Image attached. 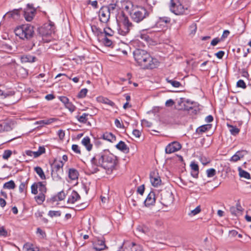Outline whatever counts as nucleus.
<instances>
[{"label":"nucleus","mask_w":251,"mask_h":251,"mask_svg":"<svg viewBox=\"0 0 251 251\" xmlns=\"http://www.w3.org/2000/svg\"><path fill=\"white\" fill-rule=\"evenodd\" d=\"M130 15L134 21L139 23L148 16L149 13L144 7H140L133 10Z\"/></svg>","instance_id":"39448f33"},{"label":"nucleus","mask_w":251,"mask_h":251,"mask_svg":"<svg viewBox=\"0 0 251 251\" xmlns=\"http://www.w3.org/2000/svg\"><path fill=\"white\" fill-rule=\"evenodd\" d=\"M221 41H222V38H215L212 40L211 45L215 46Z\"/></svg>","instance_id":"052dcab7"},{"label":"nucleus","mask_w":251,"mask_h":251,"mask_svg":"<svg viewBox=\"0 0 251 251\" xmlns=\"http://www.w3.org/2000/svg\"><path fill=\"white\" fill-rule=\"evenodd\" d=\"M155 201V194L153 192H150L146 200L144 201V203L146 206H149L154 203Z\"/></svg>","instance_id":"dca6fc26"},{"label":"nucleus","mask_w":251,"mask_h":251,"mask_svg":"<svg viewBox=\"0 0 251 251\" xmlns=\"http://www.w3.org/2000/svg\"><path fill=\"white\" fill-rule=\"evenodd\" d=\"M192 170L191 175L193 177L197 178L199 174V166L195 162H191L190 164Z\"/></svg>","instance_id":"6ab92c4d"},{"label":"nucleus","mask_w":251,"mask_h":251,"mask_svg":"<svg viewBox=\"0 0 251 251\" xmlns=\"http://www.w3.org/2000/svg\"><path fill=\"white\" fill-rule=\"evenodd\" d=\"M137 231L139 232L150 235V229L148 226L144 225L138 226L137 227Z\"/></svg>","instance_id":"393cba45"},{"label":"nucleus","mask_w":251,"mask_h":251,"mask_svg":"<svg viewBox=\"0 0 251 251\" xmlns=\"http://www.w3.org/2000/svg\"><path fill=\"white\" fill-rule=\"evenodd\" d=\"M59 99L65 105V106L70 102L68 98L65 96L59 97Z\"/></svg>","instance_id":"4d7b16f0"},{"label":"nucleus","mask_w":251,"mask_h":251,"mask_svg":"<svg viewBox=\"0 0 251 251\" xmlns=\"http://www.w3.org/2000/svg\"><path fill=\"white\" fill-rule=\"evenodd\" d=\"M65 198V194L63 191L59 192L57 195L53 198V201H62Z\"/></svg>","instance_id":"37998d69"},{"label":"nucleus","mask_w":251,"mask_h":251,"mask_svg":"<svg viewBox=\"0 0 251 251\" xmlns=\"http://www.w3.org/2000/svg\"><path fill=\"white\" fill-rule=\"evenodd\" d=\"M20 30L21 31H33V26L29 24L22 25L19 26H17L15 29V31Z\"/></svg>","instance_id":"aec40b11"},{"label":"nucleus","mask_w":251,"mask_h":251,"mask_svg":"<svg viewBox=\"0 0 251 251\" xmlns=\"http://www.w3.org/2000/svg\"><path fill=\"white\" fill-rule=\"evenodd\" d=\"M15 34L23 40L29 39L33 36V32H15Z\"/></svg>","instance_id":"4be33fe9"},{"label":"nucleus","mask_w":251,"mask_h":251,"mask_svg":"<svg viewBox=\"0 0 251 251\" xmlns=\"http://www.w3.org/2000/svg\"><path fill=\"white\" fill-rule=\"evenodd\" d=\"M54 121L53 119H50L48 120H43L39 121H37L35 123V125H40L41 126H43L44 125H49L52 123Z\"/></svg>","instance_id":"e433bc0d"},{"label":"nucleus","mask_w":251,"mask_h":251,"mask_svg":"<svg viewBox=\"0 0 251 251\" xmlns=\"http://www.w3.org/2000/svg\"><path fill=\"white\" fill-rule=\"evenodd\" d=\"M12 154V151L10 150H6L4 151L2 155V158L4 159H8Z\"/></svg>","instance_id":"5fc2aeb1"},{"label":"nucleus","mask_w":251,"mask_h":251,"mask_svg":"<svg viewBox=\"0 0 251 251\" xmlns=\"http://www.w3.org/2000/svg\"><path fill=\"white\" fill-rule=\"evenodd\" d=\"M44 28L47 31H54L55 27L54 23L49 21L48 23L44 24Z\"/></svg>","instance_id":"c85d7f7f"},{"label":"nucleus","mask_w":251,"mask_h":251,"mask_svg":"<svg viewBox=\"0 0 251 251\" xmlns=\"http://www.w3.org/2000/svg\"><path fill=\"white\" fill-rule=\"evenodd\" d=\"M7 232L3 226L0 227V236H6Z\"/></svg>","instance_id":"e2e57ef3"},{"label":"nucleus","mask_w":251,"mask_h":251,"mask_svg":"<svg viewBox=\"0 0 251 251\" xmlns=\"http://www.w3.org/2000/svg\"><path fill=\"white\" fill-rule=\"evenodd\" d=\"M230 211L231 212V213L232 214V215H237L238 213H239V212L238 211V210L236 208H235V207L234 206H232V207H231L230 208Z\"/></svg>","instance_id":"338daca9"},{"label":"nucleus","mask_w":251,"mask_h":251,"mask_svg":"<svg viewBox=\"0 0 251 251\" xmlns=\"http://www.w3.org/2000/svg\"><path fill=\"white\" fill-rule=\"evenodd\" d=\"M166 80L174 87L178 88L181 85L180 83L177 81L169 79V78H167Z\"/></svg>","instance_id":"49530a36"},{"label":"nucleus","mask_w":251,"mask_h":251,"mask_svg":"<svg viewBox=\"0 0 251 251\" xmlns=\"http://www.w3.org/2000/svg\"><path fill=\"white\" fill-rule=\"evenodd\" d=\"M78 173L75 169H70L69 171V177L72 180H75L78 178Z\"/></svg>","instance_id":"cd10ccee"},{"label":"nucleus","mask_w":251,"mask_h":251,"mask_svg":"<svg viewBox=\"0 0 251 251\" xmlns=\"http://www.w3.org/2000/svg\"><path fill=\"white\" fill-rule=\"evenodd\" d=\"M134 44L140 43V47H145L146 44L149 45H155L157 44V42L153 40L146 33H142L139 32V34L135 37V39L133 41Z\"/></svg>","instance_id":"20e7f679"},{"label":"nucleus","mask_w":251,"mask_h":251,"mask_svg":"<svg viewBox=\"0 0 251 251\" xmlns=\"http://www.w3.org/2000/svg\"><path fill=\"white\" fill-rule=\"evenodd\" d=\"M175 104L174 101L172 99L167 100L165 102V105L167 107H171Z\"/></svg>","instance_id":"69168bd1"},{"label":"nucleus","mask_w":251,"mask_h":251,"mask_svg":"<svg viewBox=\"0 0 251 251\" xmlns=\"http://www.w3.org/2000/svg\"><path fill=\"white\" fill-rule=\"evenodd\" d=\"M99 40L102 42L106 47H112L113 42L112 40L108 38V37L112 36V34L109 32H100L98 35Z\"/></svg>","instance_id":"6e6552de"},{"label":"nucleus","mask_w":251,"mask_h":251,"mask_svg":"<svg viewBox=\"0 0 251 251\" xmlns=\"http://www.w3.org/2000/svg\"><path fill=\"white\" fill-rule=\"evenodd\" d=\"M227 126L230 128L229 131L232 135L235 136L239 133L240 129L236 126H234L229 125H227Z\"/></svg>","instance_id":"c03bdc74"},{"label":"nucleus","mask_w":251,"mask_h":251,"mask_svg":"<svg viewBox=\"0 0 251 251\" xmlns=\"http://www.w3.org/2000/svg\"><path fill=\"white\" fill-rule=\"evenodd\" d=\"M173 201V197L171 192H165L161 194V202L163 205L168 206Z\"/></svg>","instance_id":"1a4fd4ad"},{"label":"nucleus","mask_w":251,"mask_h":251,"mask_svg":"<svg viewBox=\"0 0 251 251\" xmlns=\"http://www.w3.org/2000/svg\"><path fill=\"white\" fill-rule=\"evenodd\" d=\"M105 248V242L103 240H98L94 246L95 249L98 251H102Z\"/></svg>","instance_id":"b1692460"},{"label":"nucleus","mask_w":251,"mask_h":251,"mask_svg":"<svg viewBox=\"0 0 251 251\" xmlns=\"http://www.w3.org/2000/svg\"><path fill=\"white\" fill-rule=\"evenodd\" d=\"M64 163L62 161H57L55 160L54 163L51 165V169L55 172H58L63 174V166Z\"/></svg>","instance_id":"2eb2a0df"},{"label":"nucleus","mask_w":251,"mask_h":251,"mask_svg":"<svg viewBox=\"0 0 251 251\" xmlns=\"http://www.w3.org/2000/svg\"><path fill=\"white\" fill-rule=\"evenodd\" d=\"M123 24L127 30L132 29V27L133 25L129 22V20L127 18L124 19L123 21Z\"/></svg>","instance_id":"a19ab883"},{"label":"nucleus","mask_w":251,"mask_h":251,"mask_svg":"<svg viewBox=\"0 0 251 251\" xmlns=\"http://www.w3.org/2000/svg\"><path fill=\"white\" fill-rule=\"evenodd\" d=\"M170 20L169 18H162L160 19L159 21L158 22V25L159 26H162L163 27L167 26L169 24Z\"/></svg>","instance_id":"c9c22d12"},{"label":"nucleus","mask_w":251,"mask_h":251,"mask_svg":"<svg viewBox=\"0 0 251 251\" xmlns=\"http://www.w3.org/2000/svg\"><path fill=\"white\" fill-rule=\"evenodd\" d=\"M237 86L238 87H240V88H242L243 89H245L247 87L246 83L242 79H240V80H239L237 81Z\"/></svg>","instance_id":"6e6d98bb"},{"label":"nucleus","mask_w":251,"mask_h":251,"mask_svg":"<svg viewBox=\"0 0 251 251\" xmlns=\"http://www.w3.org/2000/svg\"><path fill=\"white\" fill-rule=\"evenodd\" d=\"M21 8L18 9H14L11 11H10L6 14V16L9 17H11L14 19H18L20 17V11Z\"/></svg>","instance_id":"a878e982"},{"label":"nucleus","mask_w":251,"mask_h":251,"mask_svg":"<svg viewBox=\"0 0 251 251\" xmlns=\"http://www.w3.org/2000/svg\"><path fill=\"white\" fill-rule=\"evenodd\" d=\"M10 125L6 122H3L0 124V132L5 131H9L11 129Z\"/></svg>","instance_id":"c756f323"},{"label":"nucleus","mask_w":251,"mask_h":251,"mask_svg":"<svg viewBox=\"0 0 251 251\" xmlns=\"http://www.w3.org/2000/svg\"><path fill=\"white\" fill-rule=\"evenodd\" d=\"M36 201L39 204H41L45 200V195L43 194H39V195L35 197Z\"/></svg>","instance_id":"79ce46f5"},{"label":"nucleus","mask_w":251,"mask_h":251,"mask_svg":"<svg viewBox=\"0 0 251 251\" xmlns=\"http://www.w3.org/2000/svg\"><path fill=\"white\" fill-rule=\"evenodd\" d=\"M65 107L67 108L71 113L75 111L76 109V107L71 102L68 103L65 106Z\"/></svg>","instance_id":"3c124183"},{"label":"nucleus","mask_w":251,"mask_h":251,"mask_svg":"<svg viewBox=\"0 0 251 251\" xmlns=\"http://www.w3.org/2000/svg\"><path fill=\"white\" fill-rule=\"evenodd\" d=\"M150 180L152 185L154 187L160 185L161 180L158 174L156 171H153L150 174Z\"/></svg>","instance_id":"9b49d317"},{"label":"nucleus","mask_w":251,"mask_h":251,"mask_svg":"<svg viewBox=\"0 0 251 251\" xmlns=\"http://www.w3.org/2000/svg\"><path fill=\"white\" fill-rule=\"evenodd\" d=\"M123 251H142V247L139 244L132 243L125 247Z\"/></svg>","instance_id":"4468645a"},{"label":"nucleus","mask_w":251,"mask_h":251,"mask_svg":"<svg viewBox=\"0 0 251 251\" xmlns=\"http://www.w3.org/2000/svg\"><path fill=\"white\" fill-rule=\"evenodd\" d=\"M210 128V125H203V126H201L199 127L196 129V132L198 134H201V133H202L203 132H205L206 131H207Z\"/></svg>","instance_id":"f704fd0d"},{"label":"nucleus","mask_w":251,"mask_h":251,"mask_svg":"<svg viewBox=\"0 0 251 251\" xmlns=\"http://www.w3.org/2000/svg\"><path fill=\"white\" fill-rule=\"evenodd\" d=\"M225 54V52L222 50H220L215 53V55L219 59H222Z\"/></svg>","instance_id":"774afa93"},{"label":"nucleus","mask_w":251,"mask_h":251,"mask_svg":"<svg viewBox=\"0 0 251 251\" xmlns=\"http://www.w3.org/2000/svg\"><path fill=\"white\" fill-rule=\"evenodd\" d=\"M100 101L104 104L109 105L111 107H114L115 106L114 102L106 98H100Z\"/></svg>","instance_id":"a18cd8bd"},{"label":"nucleus","mask_w":251,"mask_h":251,"mask_svg":"<svg viewBox=\"0 0 251 251\" xmlns=\"http://www.w3.org/2000/svg\"><path fill=\"white\" fill-rule=\"evenodd\" d=\"M133 55L137 63L143 69H152L159 64L157 59L152 58L145 50L137 49L134 51Z\"/></svg>","instance_id":"f03ea898"},{"label":"nucleus","mask_w":251,"mask_h":251,"mask_svg":"<svg viewBox=\"0 0 251 251\" xmlns=\"http://www.w3.org/2000/svg\"><path fill=\"white\" fill-rule=\"evenodd\" d=\"M189 4V0H171L170 10L176 15H182L187 10Z\"/></svg>","instance_id":"7ed1b4c3"},{"label":"nucleus","mask_w":251,"mask_h":251,"mask_svg":"<svg viewBox=\"0 0 251 251\" xmlns=\"http://www.w3.org/2000/svg\"><path fill=\"white\" fill-rule=\"evenodd\" d=\"M110 13L108 11L107 7H102L99 11V17L100 20L103 23L108 21L110 18Z\"/></svg>","instance_id":"f8f14e48"},{"label":"nucleus","mask_w":251,"mask_h":251,"mask_svg":"<svg viewBox=\"0 0 251 251\" xmlns=\"http://www.w3.org/2000/svg\"><path fill=\"white\" fill-rule=\"evenodd\" d=\"M31 193L36 195L38 193L39 190V194H45L47 192V188L42 182L34 183L31 186Z\"/></svg>","instance_id":"0eeeda50"},{"label":"nucleus","mask_w":251,"mask_h":251,"mask_svg":"<svg viewBox=\"0 0 251 251\" xmlns=\"http://www.w3.org/2000/svg\"><path fill=\"white\" fill-rule=\"evenodd\" d=\"M2 48L8 53H11L13 50L12 46L7 44H3Z\"/></svg>","instance_id":"09e8293b"},{"label":"nucleus","mask_w":251,"mask_h":251,"mask_svg":"<svg viewBox=\"0 0 251 251\" xmlns=\"http://www.w3.org/2000/svg\"><path fill=\"white\" fill-rule=\"evenodd\" d=\"M62 175V173H60L58 172H55V171L51 170V176L52 178V179L54 181H58L60 180L61 179V175Z\"/></svg>","instance_id":"2f4dec72"},{"label":"nucleus","mask_w":251,"mask_h":251,"mask_svg":"<svg viewBox=\"0 0 251 251\" xmlns=\"http://www.w3.org/2000/svg\"><path fill=\"white\" fill-rule=\"evenodd\" d=\"M14 95V92L12 91H7L4 92L3 91L0 89V97L1 98H6L7 97L11 96Z\"/></svg>","instance_id":"58836bf2"},{"label":"nucleus","mask_w":251,"mask_h":251,"mask_svg":"<svg viewBox=\"0 0 251 251\" xmlns=\"http://www.w3.org/2000/svg\"><path fill=\"white\" fill-rule=\"evenodd\" d=\"M144 191H145L144 185H141L137 188V193L141 194V195H142L143 194Z\"/></svg>","instance_id":"680f3d73"},{"label":"nucleus","mask_w":251,"mask_h":251,"mask_svg":"<svg viewBox=\"0 0 251 251\" xmlns=\"http://www.w3.org/2000/svg\"><path fill=\"white\" fill-rule=\"evenodd\" d=\"M116 148L125 153H127L129 152V148L127 147L125 142L122 141L119 142V143L116 145Z\"/></svg>","instance_id":"bb28decb"},{"label":"nucleus","mask_w":251,"mask_h":251,"mask_svg":"<svg viewBox=\"0 0 251 251\" xmlns=\"http://www.w3.org/2000/svg\"><path fill=\"white\" fill-rule=\"evenodd\" d=\"M72 150L75 153L80 154L81 151L77 145L74 144L72 146Z\"/></svg>","instance_id":"bf43d9fd"},{"label":"nucleus","mask_w":251,"mask_h":251,"mask_svg":"<svg viewBox=\"0 0 251 251\" xmlns=\"http://www.w3.org/2000/svg\"><path fill=\"white\" fill-rule=\"evenodd\" d=\"M35 6H36L37 8L39 7L38 5L33 3L27 4V7L24 12L25 18L27 21H31L34 17L36 12Z\"/></svg>","instance_id":"423d86ee"},{"label":"nucleus","mask_w":251,"mask_h":251,"mask_svg":"<svg viewBox=\"0 0 251 251\" xmlns=\"http://www.w3.org/2000/svg\"><path fill=\"white\" fill-rule=\"evenodd\" d=\"M34 170L42 179H46L45 175L43 171V169L40 167H35L34 168Z\"/></svg>","instance_id":"473e14b6"},{"label":"nucleus","mask_w":251,"mask_h":251,"mask_svg":"<svg viewBox=\"0 0 251 251\" xmlns=\"http://www.w3.org/2000/svg\"><path fill=\"white\" fill-rule=\"evenodd\" d=\"M49 215L51 217H53L54 216L57 217V216H59L60 215V213L59 211H58L50 210L49 212Z\"/></svg>","instance_id":"13d9d810"},{"label":"nucleus","mask_w":251,"mask_h":251,"mask_svg":"<svg viewBox=\"0 0 251 251\" xmlns=\"http://www.w3.org/2000/svg\"><path fill=\"white\" fill-rule=\"evenodd\" d=\"M88 115H89V114L83 113L81 116H79V115L76 116V118L80 123H86L88 120L87 117L88 116Z\"/></svg>","instance_id":"72a5a7b5"},{"label":"nucleus","mask_w":251,"mask_h":251,"mask_svg":"<svg viewBox=\"0 0 251 251\" xmlns=\"http://www.w3.org/2000/svg\"><path fill=\"white\" fill-rule=\"evenodd\" d=\"M184 102L185 108L188 110L192 109L193 108V106H195L196 105V103L194 102L193 101H191L189 100H187Z\"/></svg>","instance_id":"4c0bfd02"},{"label":"nucleus","mask_w":251,"mask_h":251,"mask_svg":"<svg viewBox=\"0 0 251 251\" xmlns=\"http://www.w3.org/2000/svg\"><path fill=\"white\" fill-rule=\"evenodd\" d=\"M247 154V151L245 150L239 151L230 158V161L232 162H237L243 158Z\"/></svg>","instance_id":"ddd939ff"},{"label":"nucleus","mask_w":251,"mask_h":251,"mask_svg":"<svg viewBox=\"0 0 251 251\" xmlns=\"http://www.w3.org/2000/svg\"><path fill=\"white\" fill-rule=\"evenodd\" d=\"M216 172L214 169L211 168L206 170V175L208 177H212L216 175Z\"/></svg>","instance_id":"de8ad7c7"},{"label":"nucleus","mask_w":251,"mask_h":251,"mask_svg":"<svg viewBox=\"0 0 251 251\" xmlns=\"http://www.w3.org/2000/svg\"><path fill=\"white\" fill-rule=\"evenodd\" d=\"M117 164V159L114 155L100 153L91 159L88 170L91 174H95L99 171L98 167L100 166L106 170L107 174H110L116 169Z\"/></svg>","instance_id":"f257e3e1"},{"label":"nucleus","mask_w":251,"mask_h":251,"mask_svg":"<svg viewBox=\"0 0 251 251\" xmlns=\"http://www.w3.org/2000/svg\"><path fill=\"white\" fill-rule=\"evenodd\" d=\"M21 60L22 63H32L36 60V57L30 55H24L21 57Z\"/></svg>","instance_id":"5701e85b"},{"label":"nucleus","mask_w":251,"mask_h":251,"mask_svg":"<svg viewBox=\"0 0 251 251\" xmlns=\"http://www.w3.org/2000/svg\"><path fill=\"white\" fill-rule=\"evenodd\" d=\"M107 7V9L109 12L110 14H117L118 13L120 8L118 5V4L115 3H111L109 4L107 6H105Z\"/></svg>","instance_id":"a211bd4d"},{"label":"nucleus","mask_w":251,"mask_h":251,"mask_svg":"<svg viewBox=\"0 0 251 251\" xmlns=\"http://www.w3.org/2000/svg\"><path fill=\"white\" fill-rule=\"evenodd\" d=\"M16 185L13 180H10L8 182L5 183L3 184V187L4 188L8 189H13L15 188Z\"/></svg>","instance_id":"ea45409f"},{"label":"nucleus","mask_w":251,"mask_h":251,"mask_svg":"<svg viewBox=\"0 0 251 251\" xmlns=\"http://www.w3.org/2000/svg\"><path fill=\"white\" fill-rule=\"evenodd\" d=\"M201 211L200 205L198 206L195 209L191 211L188 214L189 216H195L199 213Z\"/></svg>","instance_id":"8fccbe9b"},{"label":"nucleus","mask_w":251,"mask_h":251,"mask_svg":"<svg viewBox=\"0 0 251 251\" xmlns=\"http://www.w3.org/2000/svg\"><path fill=\"white\" fill-rule=\"evenodd\" d=\"M181 148L180 144L177 142H173L168 144L165 148L166 153L170 154L179 150Z\"/></svg>","instance_id":"9d476101"},{"label":"nucleus","mask_w":251,"mask_h":251,"mask_svg":"<svg viewBox=\"0 0 251 251\" xmlns=\"http://www.w3.org/2000/svg\"><path fill=\"white\" fill-rule=\"evenodd\" d=\"M132 134L136 138H139L141 135V132L138 129H134L132 131Z\"/></svg>","instance_id":"0e129e2a"},{"label":"nucleus","mask_w":251,"mask_h":251,"mask_svg":"<svg viewBox=\"0 0 251 251\" xmlns=\"http://www.w3.org/2000/svg\"><path fill=\"white\" fill-rule=\"evenodd\" d=\"M81 144L85 147L88 151L92 150L93 145L91 144L90 139L88 136H86L82 139Z\"/></svg>","instance_id":"412c9836"},{"label":"nucleus","mask_w":251,"mask_h":251,"mask_svg":"<svg viewBox=\"0 0 251 251\" xmlns=\"http://www.w3.org/2000/svg\"><path fill=\"white\" fill-rule=\"evenodd\" d=\"M103 138L111 142L116 140V137L111 133H105L103 134Z\"/></svg>","instance_id":"7c9ffc66"},{"label":"nucleus","mask_w":251,"mask_h":251,"mask_svg":"<svg viewBox=\"0 0 251 251\" xmlns=\"http://www.w3.org/2000/svg\"><path fill=\"white\" fill-rule=\"evenodd\" d=\"M239 174H240V176L241 177H244L247 179H249L250 178V174L245 171H244V170L240 171Z\"/></svg>","instance_id":"864d4df0"},{"label":"nucleus","mask_w":251,"mask_h":251,"mask_svg":"<svg viewBox=\"0 0 251 251\" xmlns=\"http://www.w3.org/2000/svg\"><path fill=\"white\" fill-rule=\"evenodd\" d=\"M80 199V197L77 192L75 191H73L68 199L67 202L69 203L73 204Z\"/></svg>","instance_id":"f3484780"},{"label":"nucleus","mask_w":251,"mask_h":251,"mask_svg":"<svg viewBox=\"0 0 251 251\" xmlns=\"http://www.w3.org/2000/svg\"><path fill=\"white\" fill-rule=\"evenodd\" d=\"M88 92V90L86 88L82 89L79 92L77 97L79 98H84Z\"/></svg>","instance_id":"603ef678"}]
</instances>
